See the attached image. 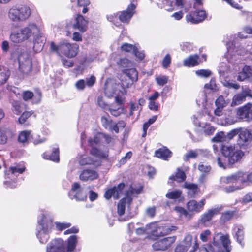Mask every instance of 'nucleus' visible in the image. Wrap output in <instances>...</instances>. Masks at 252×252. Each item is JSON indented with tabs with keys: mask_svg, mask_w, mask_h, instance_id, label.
<instances>
[{
	"mask_svg": "<svg viewBox=\"0 0 252 252\" xmlns=\"http://www.w3.org/2000/svg\"><path fill=\"white\" fill-rule=\"evenodd\" d=\"M25 169V166L21 164L11 166L5 171L6 178L14 180L19 174H22Z\"/></svg>",
	"mask_w": 252,
	"mask_h": 252,
	"instance_id": "obj_17",
	"label": "nucleus"
},
{
	"mask_svg": "<svg viewBox=\"0 0 252 252\" xmlns=\"http://www.w3.org/2000/svg\"><path fill=\"white\" fill-rule=\"evenodd\" d=\"M88 23V21L86 20L83 16L78 14L75 18L74 22L70 25H68V27H70L83 33L87 31Z\"/></svg>",
	"mask_w": 252,
	"mask_h": 252,
	"instance_id": "obj_15",
	"label": "nucleus"
},
{
	"mask_svg": "<svg viewBox=\"0 0 252 252\" xmlns=\"http://www.w3.org/2000/svg\"><path fill=\"white\" fill-rule=\"evenodd\" d=\"M206 12L204 10H200L187 15V21L192 24H196L202 21L206 17Z\"/></svg>",
	"mask_w": 252,
	"mask_h": 252,
	"instance_id": "obj_22",
	"label": "nucleus"
},
{
	"mask_svg": "<svg viewBox=\"0 0 252 252\" xmlns=\"http://www.w3.org/2000/svg\"><path fill=\"white\" fill-rule=\"evenodd\" d=\"M174 210L177 213L179 214L181 217H184L188 219H189L191 217L190 214L182 207L176 206L175 207Z\"/></svg>",
	"mask_w": 252,
	"mask_h": 252,
	"instance_id": "obj_48",
	"label": "nucleus"
},
{
	"mask_svg": "<svg viewBox=\"0 0 252 252\" xmlns=\"http://www.w3.org/2000/svg\"><path fill=\"white\" fill-rule=\"evenodd\" d=\"M21 29L27 40L35 41L42 34V28L33 23H30Z\"/></svg>",
	"mask_w": 252,
	"mask_h": 252,
	"instance_id": "obj_9",
	"label": "nucleus"
},
{
	"mask_svg": "<svg viewBox=\"0 0 252 252\" xmlns=\"http://www.w3.org/2000/svg\"><path fill=\"white\" fill-rule=\"evenodd\" d=\"M101 123L103 126L106 128L109 129L112 128V125L113 122L110 119L109 116H103L101 117Z\"/></svg>",
	"mask_w": 252,
	"mask_h": 252,
	"instance_id": "obj_46",
	"label": "nucleus"
},
{
	"mask_svg": "<svg viewBox=\"0 0 252 252\" xmlns=\"http://www.w3.org/2000/svg\"><path fill=\"white\" fill-rule=\"evenodd\" d=\"M11 75V72L8 68L2 66L0 68V84H4Z\"/></svg>",
	"mask_w": 252,
	"mask_h": 252,
	"instance_id": "obj_35",
	"label": "nucleus"
},
{
	"mask_svg": "<svg viewBox=\"0 0 252 252\" xmlns=\"http://www.w3.org/2000/svg\"><path fill=\"white\" fill-rule=\"evenodd\" d=\"M204 87L205 89H209L213 92L217 91L218 90L215 81L213 79H211L209 83L206 84Z\"/></svg>",
	"mask_w": 252,
	"mask_h": 252,
	"instance_id": "obj_56",
	"label": "nucleus"
},
{
	"mask_svg": "<svg viewBox=\"0 0 252 252\" xmlns=\"http://www.w3.org/2000/svg\"><path fill=\"white\" fill-rule=\"evenodd\" d=\"M230 69V67L229 65H227L226 63L224 62L222 63L220 65L219 70L220 75L224 76L225 72L229 71Z\"/></svg>",
	"mask_w": 252,
	"mask_h": 252,
	"instance_id": "obj_58",
	"label": "nucleus"
},
{
	"mask_svg": "<svg viewBox=\"0 0 252 252\" xmlns=\"http://www.w3.org/2000/svg\"><path fill=\"white\" fill-rule=\"evenodd\" d=\"M112 140L113 138L108 135L102 133H97L93 139H89L88 140V144L91 147V154L99 158L106 157L107 155L99 150L96 146L102 141H105L107 143L109 144L112 142Z\"/></svg>",
	"mask_w": 252,
	"mask_h": 252,
	"instance_id": "obj_4",
	"label": "nucleus"
},
{
	"mask_svg": "<svg viewBox=\"0 0 252 252\" xmlns=\"http://www.w3.org/2000/svg\"><path fill=\"white\" fill-rule=\"evenodd\" d=\"M234 214L233 211H227L222 214L221 216V220L224 222L229 220Z\"/></svg>",
	"mask_w": 252,
	"mask_h": 252,
	"instance_id": "obj_53",
	"label": "nucleus"
},
{
	"mask_svg": "<svg viewBox=\"0 0 252 252\" xmlns=\"http://www.w3.org/2000/svg\"><path fill=\"white\" fill-rule=\"evenodd\" d=\"M222 209L221 206H218L208 209L206 212L202 215L200 219V222L202 224H205L206 222H209L215 216L219 214Z\"/></svg>",
	"mask_w": 252,
	"mask_h": 252,
	"instance_id": "obj_16",
	"label": "nucleus"
},
{
	"mask_svg": "<svg viewBox=\"0 0 252 252\" xmlns=\"http://www.w3.org/2000/svg\"><path fill=\"white\" fill-rule=\"evenodd\" d=\"M32 138V134L31 130H23L18 134V141L23 145H27L30 143Z\"/></svg>",
	"mask_w": 252,
	"mask_h": 252,
	"instance_id": "obj_27",
	"label": "nucleus"
},
{
	"mask_svg": "<svg viewBox=\"0 0 252 252\" xmlns=\"http://www.w3.org/2000/svg\"><path fill=\"white\" fill-rule=\"evenodd\" d=\"M31 14L30 8L26 5H15L9 10L8 15L13 22L24 21L29 18Z\"/></svg>",
	"mask_w": 252,
	"mask_h": 252,
	"instance_id": "obj_6",
	"label": "nucleus"
},
{
	"mask_svg": "<svg viewBox=\"0 0 252 252\" xmlns=\"http://www.w3.org/2000/svg\"><path fill=\"white\" fill-rule=\"evenodd\" d=\"M155 156L164 160H167L171 156V152L165 147L160 148L155 152Z\"/></svg>",
	"mask_w": 252,
	"mask_h": 252,
	"instance_id": "obj_33",
	"label": "nucleus"
},
{
	"mask_svg": "<svg viewBox=\"0 0 252 252\" xmlns=\"http://www.w3.org/2000/svg\"><path fill=\"white\" fill-rule=\"evenodd\" d=\"M171 62V58L170 54H167L163 59L162 65L164 68H167Z\"/></svg>",
	"mask_w": 252,
	"mask_h": 252,
	"instance_id": "obj_60",
	"label": "nucleus"
},
{
	"mask_svg": "<svg viewBox=\"0 0 252 252\" xmlns=\"http://www.w3.org/2000/svg\"><path fill=\"white\" fill-rule=\"evenodd\" d=\"M135 8V6L134 4H129L126 10L121 13L119 15L120 20L123 22L128 23L134 12Z\"/></svg>",
	"mask_w": 252,
	"mask_h": 252,
	"instance_id": "obj_24",
	"label": "nucleus"
},
{
	"mask_svg": "<svg viewBox=\"0 0 252 252\" xmlns=\"http://www.w3.org/2000/svg\"><path fill=\"white\" fill-rule=\"evenodd\" d=\"M32 112L29 111H26L23 112L22 115L20 116V117L18 119V122L19 124H23L27 120L32 116Z\"/></svg>",
	"mask_w": 252,
	"mask_h": 252,
	"instance_id": "obj_54",
	"label": "nucleus"
},
{
	"mask_svg": "<svg viewBox=\"0 0 252 252\" xmlns=\"http://www.w3.org/2000/svg\"><path fill=\"white\" fill-rule=\"evenodd\" d=\"M213 142H222L226 141V136L225 133L220 131L216 134V135L212 139Z\"/></svg>",
	"mask_w": 252,
	"mask_h": 252,
	"instance_id": "obj_49",
	"label": "nucleus"
},
{
	"mask_svg": "<svg viewBox=\"0 0 252 252\" xmlns=\"http://www.w3.org/2000/svg\"><path fill=\"white\" fill-rule=\"evenodd\" d=\"M157 83L160 86H163L164 84L167 83L168 77L166 76H159L156 79Z\"/></svg>",
	"mask_w": 252,
	"mask_h": 252,
	"instance_id": "obj_62",
	"label": "nucleus"
},
{
	"mask_svg": "<svg viewBox=\"0 0 252 252\" xmlns=\"http://www.w3.org/2000/svg\"><path fill=\"white\" fill-rule=\"evenodd\" d=\"M243 156L244 153L242 151L235 150L229 158V161L230 163H233L240 160Z\"/></svg>",
	"mask_w": 252,
	"mask_h": 252,
	"instance_id": "obj_41",
	"label": "nucleus"
},
{
	"mask_svg": "<svg viewBox=\"0 0 252 252\" xmlns=\"http://www.w3.org/2000/svg\"><path fill=\"white\" fill-rule=\"evenodd\" d=\"M120 85L113 80H108L105 83L104 92L108 97L115 95V102L119 105H122L125 102V97L127 91L123 87L122 90H119Z\"/></svg>",
	"mask_w": 252,
	"mask_h": 252,
	"instance_id": "obj_3",
	"label": "nucleus"
},
{
	"mask_svg": "<svg viewBox=\"0 0 252 252\" xmlns=\"http://www.w3.org/2000/svg\"><path fill=\"white\" fill-rule=\"evenodd\" d=\"M68 195L71 199H75L77 201H84L87 198L86 193L78 183H73Z\"/></svg>",
	"mask_w": 252,
	"mask_h": 252,
	"instance_id": "obj_12",
	"label": "nucleus"
},
{
	"mask_svg": "<svg viewBox=\"0 0 252 252\" xmlns=\"http://www.w3.org/2000/svg\"><path fill=\"white\" fill-rule=\"evenodd\" d=\"M77 240L76 235H72L64 245L62 239H55L47 245L46 252H79V250L76 249Z\"/></svg>",
	"mask_w": 252,
	"mask_h": 252,
	"instance_id": "obj_1",
	"label": "nucleus"
},
{
	"mask_svg": "<svg viewBox=\"0 0 252 252\" xmlns=\"http://www.w3.org/2000/svg\"><path fill=\"white\" fill-rule=\"evenodd\" d=\"M184 187L188 189V195L191 197H194L199 191L197 185L194 184L185 183Z\"/></svg>",
	"mask_w": 252,
	"mask_h": 252,
	"instance_id": "obj_36",
	"label": "nucleus"
},
{
	"mask_svg": "<svg viewBox=\"0 0 252 252\" xmlns=\"http://www.w3.org/2000/svg\"><path fill=\"white\" fill-rule=\"evenodd\" d=\"M182 194V191L180 190H175L167 193L166 197L169 199H176L180 198Z\"/></svg>",
	"mask_w": 252,
	"mask_h": 252,
	"instance_id": "obj_52",
	"label": "nucleus"
},
{
	"mask_svg": "<svg viewBox=\"0 0 252 252\" xmlns=\"http://www.w3.org/2000/svg\"><path fill=\"white\" fill-rule=\"evenodd\" d=\"M123 73L129 79L128 81L126 79L122 80V85L123 87L129 88L134 82L138 80V72L136 69H125L123 70Z\"/></svg>",
	"mask_w": 252,
	"mask_h": 252,
	"instance_id": "obj_14",
	"label": "nucleus"
},
{
	"mask_svg": "<svg viewBox=\"0 0 252 252\" xmlns=\"http://www.w3.org/2000/svg\"><path fill=\"white\" fill-rule=\"evenodd\" d=\"M191 237L190 235L187 236L185 238L187 242L185 244L179 245L175 250V252H186L191 246Z\"/></svg>",
	"mask_w": 252,
	"mask_h": 252,
	"instance_id": "obj_37",
	"label": "nucleus"
},
{
	"mask_svg": "<svg viewBox=\"0 0 252 252\" xmlns=\"http://www.w3.org/2000/svg\"><path fill=\"white\" fill-rule=\"evenodd\" d=\"M198 169L202 173H208L211 170V167L207 164L200 163L198 165Z\"/></svg>",
	"mask_w": 252,
	"mask_h": 252,
	"instance_id": "obj_63",
	"label": "nucleus"
},
{
	"mask_svg": "<svg viewBox=\"0 0 252 252\" xmlns=\"http://www.w3.org/2000/svg\"><path fill=\"white\" fill-rule=\"evenodd\" d=\"M230 102V100H225L222 95L219 96L215 100V103L216 107L214 110L216 116H220L223 114V109L226 107Z\"/></svg>",
	"mask_w": 252,
	"mask_h": 252,
	"instance_id": "obj_19",
	"label": "nucleus"
},
{
	"mask_svg": "<svg viewBox=\"0 0 252 252\" xmlns=\"http://www.w3.org/2000/svg\"><path fill=\"white\" fill-rule=\"evenodd\" d=\"M12 111L16 115L20 114L25 109L24 105L17 101H14L12 103Z\"/></svg>",
	"mask_w": 252,
	"mask_h": 252,
	"instance_id": "obj_40",
	"label": "nucleus"
},
{
	"mask_svg": "<svg viewBox=\"0 0 252 252\" xmlns=\"http://www.w3.org/2000/svg\"><path fill=\"white\" fill-rule=\"evenodd\" d=\"M234 150L235 148L232 146H223L221 148V153L222 155L225 157H229V158L231 157Z\"/></svg>",
	"mask_w": 252,
	"mask_h": 252,
	"instance_id": "obj_47",
	"label": "nucleus"
},
{
	"mask_svg": "<svg viewBox=\"0 0 252 252\" xmlns=\"http://www.w3.org/2000/svg\"><path fill=\"white\" fill-rule=\"evenodd\" d=\"M226 47L227 52L225 55V58L229 63H233V61L236 60L237 56L244 55L245 53V50L244 49L238 46H236L233 42L227 43Z\"/></svg>",
	"mask_w": 252,
	"mask_h": 252,
	"instance_id": "obj_11",
	"label": "nucleus"
},
{
	"mask_svg": "<svg viewBox=\"0 0 252 252\" xmlns=\"http://www.w3.org/2000/svg\"><path fill=\"white\" fill-rule=\"evenodd\" d=\"M175 240V237L164 238L154 243L152 247L155 251H165L171 247Z\"/></svg>",
	"mask_w": 252,
	"mask_h": 252,
	"instance_id": "obj_13",
	"label": "nucleus"
},
{
	"mask_svg": "<svg viewBox=\"0 0 252 252\" xmlns=\"http://www.w3.org/2000/svg\"><path fill=\"white\" fill-rule=\"evenodd\" d=\"M43 158L46 159H50L54 162L59 161V149L58 148H54L51 154L44 153Z\"/></svg>",
	"mask_w": 252,
	"mask_h": 252,
	"instance_id": "obj_38",
	"label": "nucleus"
},
{
	"mask_svg": "<svg viewBox=\"0 0 252 252\" xmlns=\"http://www.w3.org/2000/svg\"><path fill=\"white\" fill-rule=\"evenodd\" d=\"M239 137L243 142H247L252 138V134L247 129L239 130Z\"/></svg>",
	"mask_w": 252,
	"mask_h": 252,
	"instance_id": "obj_44",
	"label": "nucleus"
},
{
	"mask_svg": "<svg viewBox=\"0 0 252 252\" xmlns=\"http://www.w3.org/2000/svg\"><path fill=\"white\" fill-rule=\"evenodd\" d=\"M199 56L193 55L189 56L184 60L183 64L185 66L192 67L197 65L199 64Z\"/></svg>",
	"mask_w": 252,
	"mask_h": 252,
	"instance_id": "obj_32",
	"label": "nucleus"
},
{
	"mask_svg": "<svg viewBox=\"0 0 252 252\" xmlns=\"http://www.w3.org/2000/svg\"><path fill=\"white\" fill-rule=\"evenodd\" d=\"M244 228L242 225H236L233 228V235L237 239V242L242 246L244 245Z\"/></svg>",
	"mask_w": 252,
	"mask_h": 252,
	"instance_id": "obj_28",
	"label": "nucleus"
},
{
	"mask_svg": "<svg viewBox=\"0 0 252 252\" xmlns=\"http://www.w3.org/2000/svg\"><path fill=\"white\" fill-rule=\"evenodd\" d=\"M71 1L78 6H87L90 3L89 0H71Z\"/></svg>",
	"mask_w": 252,
	"mask_h": 252,
	"instance_id": "obj_64",
	"label": "nucleus"
},
{
	"mask_svg": "<svg viewBox=\"0 0 252 252\" xmlns=\"http://www.w3.org/2000/svg\"><path fill=\"white\" fill-rule=\"evenodd\" d=\"M172 229L166 226L160 225L157 222H152L146 226V234L153 237H159L167 235L172 230H176V227L172 226Z\"/></svg>",
	"mask_w": 252,
	"mask_h": 252,
	"instance_id": "obj_8",
	"label": "nucleus"
},
{
	"mask_svg": "<svg viewBox=\"0 0 252 252\" xmlns=\"http://www.w3.org/2000/svg\"><path fill=\"white\" fill-rule=\"evenodd\" d=\"M136 47V46H133L132 44L125 43L121 46V49L123 51L133 53L135 50Z\"/></svg>",
	"mask_w": 252,
	"mask_h": 252,
	"instance_id": "obj_51",
	"label": "nucleus"
},
{
	"mask_svg": "<svg viewBox=\"0 0 252 252\" xmlns=\"http://www.w3.org/2000/svg\"><path fill=\"white\" fill-rule=\"evenodd\" d=\"M245 99L246 97L244 96V95L241 93L237 94L233 96L231 106H235L240 105L242 104Z\"/></svg>",
	"mask_w": 252,
	"mask_h": 252,
	"instance_id": "obj_43",
	"label": "nucleus"
},
{
	"mask_svg": "<svg viewBox=\"0 0 252 252\" xmlns=\"http://www.w3.org/2000/svg\"><path fill=\"white\" fill-rule=\"evenodd\" d=\"M10 39L14 43H21L27 40L21 29L18 31L13 32L10 35Z\"/></svg>",
	"mask_w": 252,
	"mask_h": 252,
	"instance_id": "obj_30",
	"label": "nucleus"
},
{
	"mask_svg": "<svg viewBox=\"0 0 252 252\" xmlns=\"http://www.w3.org/2000/svg\"><path fill=\"white\" fill-rule=\"evenodd\" d=\"M230 241L229 236L221 233L217 234L214 237L213 245L209 249L210 252H230Z\"/></svg>",
	"mask_w": 252,
	"mask_h": 252,
	"instance_id": "obj_5",
	"label": "nucleus"
},
{
	"mask_svg": "<svg viewBox=\"0 0 252 252\" xmlns=\"http://www.w3.org/2000/svg\"><path fill=\"white\" fill-rule=\"evenodd\" d=\"M98 176L97 173L94 170L85 169L81 172L79 176V179L83 181H87L95 179Z\"/></svg>",
	"mask_w": 252,
	"mask_h": 252,
	"instance_id": "obj_26",
	"label": "nucleus"
},
{
	"mask_svg": "<svg viewBox=\"0 0 252 252\" xmlns=\"http://www.w3.org/2000/svg\"><path fill=\"white\" fill-rule=\"evenodd\" d=\"M208 152L205 150L197 149L195 151L191 150L189 151L185 156V160H188L189 158H196L199 155H207Z\"/></svg>",
	"mask_w": 252,
	"mask_h": 252,
	"instance_id": "obj_34",
	"label": "nucleus"
},
{
	"mask_svg": "<svg viewBox=\"0 0 252 252\" xmlns=\"http://www.w3.org/2000/svg\"><path fill=\"white\" fill-rule=\"evenodd\" d=\"M186 177L185 173L183 171L180 170L179 169H178L175 176H171L170 177V179H174V180L177 181L178 182H181L184 181L186 179Z\"/></svg>",
	"mask_w": 252,
	"mask_h": 252,
	"instance_id": "obj_45",
	"label": "nucleus"
},
{
	"mask_svg": "<svg viewBox=\"0 0 252 252\" xmlns=\"http://www.w3.org/2000/svg\"><path fill=\"white\" fill-rule=\"evenodd\" d=\"M36 236L41 243H46L49 238V233L53 227V220L50 215L42 213L38 219Z\"/></svg>",
	"mask_w": 252,
	"mask_h": 252,
	"instance_id": "obj_2",
	"label": "nucleus"
},
{
	"mask_svg": "<svg viewBox=\"0 0 252 252\" xmlns=\"http://www.w3.org/2000/svg\"><path fill=\"white\" fill-rule=\"evenodd\" d=\"M118 65L121 68L127 69V68L132 67L133 63L126 58L120 59L117 62Z\"/></svg>",
	"mask_w": 252,
	"mask_h": 252,
	"instance_id": "obj_42",
	"label": "nucleus"
},
{
	"mask_svg": "<svg viewBox=\"0 0 252 252\" xmlns=\"http://www.w3.org/2000/svg\"><path fill=\"white\" fill-rule=\"evenodd\" d=\"M13 137L12 131L7 128H0V144H5L8 138Z\"/></svg>",
	"mask_w": 252,
	"mask_h": 252,
	"instance_id": "obj_31",
	"label": "nucleus"
},
{
	"mask_svg": "<svg viewBox=\"0 0 252 252\" xmlns=\"http://www.w3.org/2000/svg\"><path fill=\"white\" fill-rule=\"evenodd\" d=\"M206 203L205 199H202L199 202L195 200H191L187 204V207L189 212L199 213L203 209Z\"/></svg>",
	"mask_w": 252,
	"mask_h": 252,
	"instance_id": "obj_21",
	"label": "nucleus"
},
{
	"mask_svg": "<svg viewBox=\"0 0 252 252\" xmlns=\"http://www.w3.org/2000/svg\"><path fill=\"white\" fill-rule=\"evenodd\" d=\"M97 104L100 107L105 110H107L109 107L108 104L105 102L104 98L102 96L98 97Z\"/></svg>",
	"mask_w": 252,
	"mask_h": 252,
	"instance_id": "obj_57",
	"label": "nucleus"
},
{
	"mask_svg": "<svg viewBox=\"0 0 252 252\" xmlns=\"http://www.w3.org/2000/svg\"><path fill=\"white\" fill-rule=\"evenodd\" d=\"M19 67L24 75H29L32 70V61L30 55L27 53H21L18 58Z\"/></svg>",
	"mask_w": 252,
	"mask_h": 252,
	"instance_id": "obj_10",
	"label": "nucleus"
},
{
	"mask_svg": "<svg viewBox=\"0 0 252 252\" xmlns=\"http://www.w3.org/2000/svg\"><path fill=\"white\" fill-rule=\"evenodd\" d=\"M244 176L243 172H239L235 174L228 177H222L220 179V182L221 184H229L234 183L237 181H240L241 183H245L246 181L243 179Z\"/></svg>",
	"mask_w": 252,
	"mask_h": 252,
	"instance_id": "obj_23",
	"label": "nucleus"
},
{
	"mask_svg": "<svg viewBox=\"0 0 252 252\" xmlns=\"http://www.w3.org/2000/svg\"><path fill=\"white\" fill-rule=\"evenodd\" d=\"M132 201V198L128 195L120 200L117 205V213L119 216L123 215L125 211L126 205L129 204Z\"/></svg>",
	"mask_w": 252,
	"mask_h": 252,
	"instance_id": "obj_29",
	"label": "nucleus"
},
{
	"mask_svg": "<svg viewBox=\"0 0 252 252\" xmlns=\"http://www.w3.org/2000/svg\"><path fill=\"white\" fill-rule=\"evenodd\" d=\"M56 227L57 230L62 231L67 228H69L71 226V224L70 223L67 222H55Z\"/></svg>",
	"mask_w": 252,
	"mask_h": 252,
	"instance_id": "obj_59",
	"label": "nucleus"
},
{
	"mask_svg": "<svg viewBox=\"0 0 252 252\" xmlns=\"http://www.w3.org/2000/svg\"><path fill=\"white\" fill-rule=\"evenodd\" d=\"M51 50L56 52L60 56L64 55L68 58H73L77 54L78 46L67 42L60 43L56 46L53 42L50 44Z\"/></svg>",
	"mask_w": 252,
	"mask_h": 252,
	"instance_id": "obj_7",
	"label": "nucleus"
},
{
	"mask_svg": "<svg viewBox=\"0 0 252 252\" xmlns=\"http://www.w3.org/2000/svg\"><path fill=\"white\" fill-rule=\"evenodd\" d=\"M211 231L209 230H206L202 232L200 235V238L203 242H206L208 241L209 237L211 235Z\"/></svg>",
	"mask_w": 252,
	"mask_h": 252,
	"instance_id": "obj_61",
	"label": "nucleus"
},
{
	"mask_svg": "<svg viewBox=\"0 0 252 252\" xmlns=\"http://www.w3.org/2000/svg\"><path fill=\"white\" fill-rule=\"evenodd\" d=\"M247 79H252V67L245 65L237 75V79L239 81H244Z\"/></svg>",
	"mask_w": 252,
	"mask_h": 252,
	"instance_id": "obj_25",
	"label": "nucleus"
},
{
	"mask_svg": "<svg viewBox=\"0 0 252 252\" xmlns=\"http://www.w3.org/2000/svg\"><path fill=\"white\" fill-rule=\"evenodd\" d=\"M79 164L81 165H85L87 164H94V160L90 157L85 156H82L79 160Z\"/></svg>",
	"mask_w": 252,
	"mask_h": 252,
	"instance_id": "obj_50",
	"label": "nucleus"
},
{
	"mask_svg": "<svg viewBox=\"0 0 252 252\" xmlns=\"http://www.w3.org/2000/svg\"><path fill=\"white\" fill-rule=\"evenodd\" d=\"M124 187L125 184L120 183L117 186L108 189L104 194V197L107 199H109L111 197L117 199L119 198L120 195L123 193Z\"/></svg>",
	"mask_w": 252,
	"mask_h": 252,
	"instance_id": "obj_18",
	"label": "nucleus"
},
{
	"mask_svg": "<svg viewBox=\"0 0 252 252\" xmlns=\"http://www.w3.org/2000/svg\"><path fill=\"white\" fill-rule=\"evenodd\" d=\"M199 126L205 135L208 136L212 135L215 130L214 127L208 123H199Z\"/></svg>",
	"mask_w": 252,
	"mask_h": 252,
	"instance_id": "obj_39",
	"label": "nucleus"
},
{
	"mask_svg": "<svg viewBox=\"0 0 252 252\" xmlns=\"http://www.w3.org/2000/svg\"><path fill=\"white\" fill-rule=\"evenodd\" d=\"M212 74L210 70L208 69H201L196 71V74L201 77L207 78Z\"/></svg>",
	"mask_w": 252,
	"mask_h": 252,
	"instance_id": "obj_55",
	"label": "nucleus"
},
{
	"mask_svg": "<svg viewBox=\"0 0 252 252\" xmlns=\"http://www.w3.org/2000/svg\"><path fill=\"white\" fill-rule=\"evenodd\" d=\"M237 115L241 119L246 121L252 120V104H248L238 109Z\"/></svg>",
	"mask_w": 252,
	"mask_h": 252,
	"instance_id": "obj_20",
	"label": "nucleus"
}]
</instances>
